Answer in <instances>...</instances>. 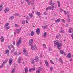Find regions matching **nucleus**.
Returning <instances> with one entry per match:
<instances>
[{"label": "nucleus", "mask_w": 73, "mask_h": 73, "mask_svg": "<svg viewBox=\"0 0 73 73\" xmlns=\"http://www.w3.org/2000/svg\"><path fill=\"white\" fill-rule=\"evenodd\" d=\"M43 28L44 29H45V28H46V26H44V27H43Z\"/></svg>", "instance_id": "bf43d9fd"}, {"label": "nucleus", "mask_w": 73, "mask_h": 73, "mask_svg": "<svg viewBox=\"0 0 73 73\" xmlns=\"http://www.w3.org/2000/svg\"><path fill=\"white\" fill-rule=\"evenodd\" d=\"M15 16H19V13H15L14 14Z\"/></svg>", "instance_id": "4c0bfd02"}, {"label": "nucleus", "mask_w": 73, "mask_h": 73, "mask_svg": "<svg viewBox=\"0 0 73 73\" xmlns=\"http://www.w3.org/2000/svg\"><path fill=\"white\" fill-rule=\"evenodd\" d=\"M62 61V60L61 58H59V61H60V62H61V61Z\"/></svg>", "instance_id": "49530a36"}, {"label": "nucleus", "mask_w": 73, "mask_h": 73, "mask_svg": "<svg viewBox=\"0 0 73 73\" xmlns=\"http://www.w3.org/2000/svg\"><path fill=\"white\" fill-rule=\"evenodd\" d=\"M3 10V5L1 4L0 5V11H2Z\"/></svg>", "instance_id": "aec40b11"}, {"label": "nucleus", "mask_w": 73, "mask_h": 73, "mask_svg": "<svg viewBox=\"0 0 73 73\" xmlns=\"http://www.w3.org/2000/svg\"><path fill=\"white\" fill-rule=\"evenodd\" d=\"M33 15L32 14H31L29 15V16H30V17H31V18H32V17H33Z\"/></svg>", "instance_id": "473e14b6"}, {"label": "nucleus", "mask_w": 73, "mask_h": 73, "mask_svg": "<svg viewBox=\"0 0 73 73\" xmlns=\"http://www.w3.org/2000/svg\"><path fill=\"white\" fill-rule=\"evenodd\" d=\"M58 37H59V36H58V35H57L56 36V38H58Z\"/></svg>", "instance_id": "0e129e2a"}, {"label": "nucleus", "mask_w": 73, "mask_h": 73, "mask_svg": "<svg viewBox=\"0 0 73 73\" xmlns=\"http://www.w3.org/2000/svg\"><path fill=\"white\" fill-rule=\"evenodd\" d=\"M60 21H61V19L58 18L57 19V20H55V23H59Z\"/></svg>", "instance_id": "9b49d317"}, {"label": "nucleus", "mask_w": 73, "mask_h": 73, "mask_svg": "<svg viewBox=\"0 0 73 73\" xmlns=\"http://www.w3.org/2000/svg\"><path fill=\"white\" fill-rule=\"evenodd\" d=\"M16 32L18 33V34H19L20 32V30L19 29H17L16 30Z\"/></svg>", "instance_id": "412c9836"}, {"label": "nucleus", "mask_w": 73, "mask_h": 73, "mask_svg": "<svg viewBox=\"0 0 73 73\" xmlns=\"http://www.w3.org/2000/svg\"><path fill=\"white\" fill-rule=\"evenodd\" d=\"M9 28H10V26H9L7 27L6 29L7 30H8V29H9Z\"/></svg>", "instance_id": "8fccbe9b"}, {"label": "nucleus", "mask_w": 73, "mask_h": 73, "mask_svg": "<svg viewBox=\"0 0 73 73\" xmlns=\"http://www.w3.org/2000/svg\"><path fill=\"white\" fill-rule=\"evenodd\" d=\"M28 68H27V67H26L25 68V72L26 73H27V72H28Z\"/></svg>", "instance_id": "b1692460"}, {"label": "nucleus", "mask_w": 73, "mask_h": 73, "mask_svg": "<svg viewBox=\"0 0 73 73\" xmlns=\"http://www.w3.org/2000/svg\"><path fill=\"white\" fill-rule=\"evenodd\" d=\"M60 33H64V32H65V31H64V30L60 31Z\"/></svg>", "instance_id": "e433bc0d"}, {"label": "nucleus", "mask_w": 73, "mask_h": 73, "mask_svg": "<svg viewBox=\"0 0 73 73\" xmlns=\"http://www.w3.org/2000/svg\"><path fill=\"white\" fill-rule=\"evenodd\" d=\"M32 69H31H31H29V72H31V71H32Z\"/></svg>", "instance_id": "13d9d810"}, {"label": "nucleus", "mask_w": 73, "mask_h": 73, "mask_svg": "<svg viewBox=\"0 0 73 73\" xmlns=\"http://www.w3.org/2000/svg\"><path fill=\"white\" fill-rule=\"evenodd\" d=\"M60 54H64V53H65V52H64V51L61 50H60Z\"/></svg>", "instance_id": "a878e982"}, {"label": "nucleus", "mask_w": 73, "mask_h": 73, "mask_svg": "<svg viewBox=\"0 0 73 73\" xmlns=\"http://www.w3.org/2000/svg\"><path fill=\"white\" fill-rule=\"evenodd\" d=\"M39 70L40 72H41V71H42V68H41L40 67H39Z\"/></svg>", "instance_id": "cd10ccee"}, {"label": "nucleus", "mask_w": 73, "mask_h": 73, "mask_svg": "<svg viewBox=\"0 0 73 73\" xmlns=\"http://www.w3.org/2000/svg\"><path fill=\"white\" fill-rule=\"evenodd\" d=\"M40 29L39 28H38L36 30V32L38 35H39L40 33Z\"/></svg>", "instance_id": "7ed1b4c3"}, {"label": "nucleus", "mask_w": 73, "mask_h": 73, "mask_svg": "<svg viewBox=\"0 0 73 73\" xmlns=\"http://www.w3.org/2000/svg\"><path fill=\"white\" fill-rule=\"evenodd\" d=\"M51 8L52 10H53V9H54V6H52L51 7Z\"/></svg>", "instance_id": "ea45409f"}, {"label": "nucleus", "mask_w": 73, "mask_h": 73, "mask_svg": "<svg viewBox=\"0 0 73 73\" xmlns=\"http://www.w3.org/2000/svg\"><path fill=\"white\" fill-rule=\"evenodd\" d=\"M9 23H6L5 24V25H4V27L5 28V29H6L7 28V27L8 25H9Z\"/></svg>", "instance_id": "1a4fd4ad"}, {"label": "nucleus", "mask_w": 73, "mask_h": 73, "mask_svg": "<svg viewBox=\"0 0 73 73\" xmlns=\"http://www.w3.org/2000/svg\"><path fill=\"white\" fill-rule=\"evenodd\" d=\"M36 73H40V71H39V70H38L37 71H36Z\"/></svg>", "instance_id": "f704fd0d"}, {"label": "nucleus", "mask_w": 73, "mask_h": 73, "mask_svg": "<svg viewBox=\"0 0 73 73\" xmlns=\"http://www.w3.org/2000/svg\"><path fill=\"white\" fill-rule=\"evenodd\" d=\"M45 63L46 64L47 66L48 67H49V63H48V61L47 60L45 61Z\"/></svg>", "instance_id": "6ab92c4d"}, {"label": "nucleus", "mask_w": 73, "mask_h": 73, "mask_svg": "<svg viewBox=\"0 0 73 73\" xmlns=\"http://www.w3.org/2000/svg\"><path fill=\"white\" fill-rule=\"evenodd\" d=\"M14 18H15V17L11 16H10V17L9 18V19L10 20H13Z\"/></svg>", "instance_id": "a211bd4d"}, {"label": "nucleus", "mask_w": 73, "mask_h": 73, "mask_svg": "<svg viewBox=\"0 0 73 73\" xmlns=\"http://www.w3.org/2000/svg\"><path fill=\"white\" fill-rule=\"evenodd\" d=\"M22 24H25V21H22Z\"/></svg>", "instance_id": "58836bf2"}, {"label": "nucleus", "mask_w": 73, "mask_h": 73, "mask_svg": "<svg viewBox=\"0 0 73 73\" xmlns=\"http://www.w3.org/2000/svg\"><path fill=\"white\" fill-rule=\"evenodd\" d=\"M67 21L68 22H70V19H69V18L68 17Z\"/></svg>", "instance_id": "37998d69"}, {"label": "nucleus", "mask_w": 73, "mask_h": 73, "mask_svg": "<svg viewBox=\"0 0 73 73\" xmlns=\"http://www.w3.org/2000/svg\"><path fill=\"white\" fill-rule=\"evenodd\" d=\"M21 57L19 56L18 58V64H20L21 63Z\"/></svg>", "instance_id": "0eeeda50"}, {"label": "nucleus", "mask_w": 73, "mask_h": 73, "mask_svg": "<svg viewBox=\"0 0 73 73\" xmlns=\"http://www.w3.org/2000/svg\"><path fill=\"white\" fill-rule=\"evenodd\" d=\"M46 35H47V34H46V32H45L43 35V37L44 38H46Z\"/></svg>", "instance_id": "4be33fe9"}, {"label": "nucleus", "mask_w": 73, "mask_h": 73, "mask_svg": "<svg viewBox=\"0 0 73 73\" xmlns=\"http://www.w3.org/2000/svg\"><path fill=\"white\" fill-rule=\"evenodd\" d=\"M34 34H35V33H34V32L32 31L30 35L31 36H33L34 35Z\"/></svg>", "instance_id": "dca6fc26"}, {"label": "nucleus", "mask_w": 73, "mask_h": 73, "mask_svg": "<svg viewBox=\"0 0 73 73\" xmlns=\"http://www.w3.org/2000/svg\"><path fill=\"white\" fill-rule=\"evenodd\" d=\"M31 64H33L35 63V62L34 61V60L33 59H31Z\"/></svg>", "instance_id": "7c9ffc66"}, {"label": "nucleus", "mask_w": 73, "mask_h": 73, "mask_svg": "<svg viewBox=\"0 0 73 73\" xmlns=\"http://www.w3.org/2000/svg\"><path fill=\"white\" fill-rule=\"evenodd\" d=\"M5 63L6 64V63H7V61L5 60V61H4L3 62V63H2V65H4V64H5Z\"/></svg>", "instance_id": "c756f323"}, {"label": "nucleus", "mask_w": 73, "mask_h": 73, "mask_svg": "<svg viewBox=\"0 0 73 73\" xmlns=\"http://www.w3.org/2000/svg\"><path fill=\"white\" fill-rule=\"evenodd\" d=\"M1 41V42H4V38L3 37L1 36L0 38Z\"/></svg>", "instance_id": "2eb2a0df"}, {"label": "nucleus", "mask_w": 73, "mask_h": 73, "mask_svg": "<svg viewBox=\"0 0 73 73\" xmlns=\"http://www.w3.org/2000/svg\"><path fill=\"white\" fill-rule=\"evenodd\" d=\"M9 65H11V64H12V58H10V60H9Z\"/></svg>", "instance_id": "9d476101"}, {"label": "nucleus", "mask_w": 73, "mask_h": 73, "mask_svg": "<svg viewBox=\"0 0 73 73\" xmlns=\"http://www.w3.org/2000/svg\"><path fill=\"white\" fill-rule=\"evenodd\" d=\"M43 46L44 47V48H45L46 49V46H45V44H43Z\"/></svg>", "instance_id": "a19ab883"}, {"label": "nucleus", "mask_w": 73, "mask_h": 73, "mask_svg": "<svg viewBox=\"0 0 73 73\" xmlns=\"http://www.w3.org/2000/svg\"><path fill=\"white\" fill-rule=\"evenodd\" d=\"M26 19H27V20H29V19H30L28 17V16L27 17Z\"/></svg>", "instance_id": "5fc2aeb1"}, {"label": "nucleus", "mask_w": 73, "mask_h": 73, "mask_svg": "<svg viewBox=\"0 0 73 73\" xmlns=\"http://www.w3.org/2000/svg\"><path fill=\"white\" fill-rule=\"evenodd\" d=\"M32 12L33 13H34V11H32Z\"/></svg>", "instance_id": "774afa93"}, {"label": "nucleus", "mask_w": 73, "mask_h": 73, "mask_svg": "<svg viewBox=\"0 0 73 73\" xmlns=\"http://www.w3.org/2000/svg\"><path fill=\"white\" fill-rule=\"evenodd\" d=\"M3 67V65H2V66H0V68H2Z\"/></svg>", "instance_id": "4d7b16f0"}, {"label": "nucleus", "mask_w": 73, "mask_h": 73, "mask_svg": "<svg viewBox=\"0 0 73 73\" xmlns=\"http://www.w3.org/2000/svg\"><path fill=\"white\" fill-rule=\"evenodd\" d=\"M14 54L16 56H19V55L18 52H15L14 53Z\"/></svg>", "instance_id": "393cba45"}, {"label": "nucleus", "mask_w": 73, "mask_h": 73, "mask_svg": "<svg viewBox=\"0 0 73 73\" xmlns=\"http://www.w3.org/2000/svg\"><path fill=\"white\" fill-rule=\"evenodd\" d=\"M68 18H69V14H68Z\"/></svg>", "instance_id": "338daca9"}, {"label": "nucleus", "mask_w": 73, "mask_h": 73, "mask_svg": "<svg viewBox=\"0 0 73 73\" xmlns=\"http://www.w3.org/2000/svg\"><path fill=\"white\" fill-rule=\"evenodd\" d=\"M67 57H68V58H70V57H71V54L70 53H68L67 55L66 56Z\"/></svg>", "instance_id": "ddd939ff"}, {"label": "nucleus", "mask_w": 73, "mask_h": 73, "mask_svg": "<svg viewBox=\"0 0 73 73\" xmlns=\"http://www.w3.org/2000/svg\"><path fill=\"white\" fill-rule=\"evenodd\" d=\"M9 11V8L6 7L5 8L4 11L5 13H7V12H8Z\"/></svg>", "instance_id": "39448f33"}, {"label": "nucleus", "mask_w": 73, "mask_h": 73, "mask_svg": "<svg viewBox=\"0 0 73 73\" xmlns=\"http://www.w3.org/2000/svg\"><path fill=\"white\" fill-rule=\"evenodd\" d=\"M57 2L58 4V7H60V6L61 5L60 4V2L59 1H57Z\"/></svg>", "instance_id": "4468645a"}, {"label": "nucleus", "mask_w": 73, "mask_h": 73, "mask_svg": "<svg viewBox=\"0 0 73 73\" xmlns=\"http://www.w3.org/2000/svg\"><path fill=\"white\" fill-rule=\"evenodd\" d=\"M60 62H61V64H63V63H64V62H63V61L62 60Z\"/></svg>", "instance_id": "e2e57ef3"}, {"label": "nucleus", "mask_w": 73, "mask_h": 73, "mask_svg": "<svg viewBox=\"0 0 73 73\" xmlns=\"http://www.w3.org/2000/svg\"><path fill=\"white\" fill-rule=\"evenodd\" d=\"M49 9L50 10H51L52 9V7H49Z\"/></svg>", "instance_id": "052dcab7"}, {"label": "nucleus", "mask_w": 73, "mask_h": 73, "mask_svg": "<svg viewBox=\"0 0 73 73\" xmlns=\"http://www.w3.org/2000/svg\"><path fill=\"white\" fill-rule=\"evenodd\" d=\"M51 50H52V49H51V48H49V49L48 50H49V51H51Z\"/></svg>", "instance_id": "69168bd1"}, {"label": "nucleus", "mask_w": 73, "mask_h": 73, "mask_svg": "<svg viewBox=\"0 0 73 73\" xmlns=\"http://www.w3.org/2000/svg\"><path fill=\"white\" fill-rule=\"evenodd\" d=\"M31 69V70H33V71H34V70H35V68H32Z\"/></svg>", "instance_id": "de8ad7c7"}, {"label": "nucleus", "mask_w": 73, "mask_h": 73, "mask_svg": "<svg viewBox=\"0 0 73 73\" xmlns=\"http://www.w3.org/2000/svg\"><path fill=\"white\" fill-rule=\"evenodd\" d=\"M15 27H19V26H18V25H17V24H15Z\"/></svg>", "instance_id": "a18cd8bd"}, {"label": "nucleus", "mask_w": 73, "mask_h": 73, "mask_svg": "<svg viewBox=\"0 0 73 73\" xmlns=\"http://www.w3.org/2000/svg\"><path fill=\"white\" fill-rule=\"evenodd\" d=\"M36 13V15H38L39 16H41V12H40L37 11Z\"/></svg>", "instance_id": "f8f14e48"}, {"label": "nucleus", "mask_w": 73, "mask_h": 73, "mask_svg": "<svg viewBox=\"0 0 73 73\" xmlns=\"http://www.w3.org/2000/svg\"><path fill=\"white\" fill-rule=\"evenodd\" d=\"M46 11H48V10H49V8H48V7H47L46 9Z\"/></svg>", "instance_id": "680f3d73"}, {"label": "nucleus", "mask_w": 73, "mask_h": 73, "mask_svg": "<svg viewBox=\"0 0 73 73\" xmlns=\"http://www.w3.org/2000/svg\"><path fill=\"white\" fill-rule=\"evenodd\" d=\"M33 44V39H31L29 41V45L31 46Z\"/></svg>", "instance_id": "6e6552de"}, {"label": "nucleus", "mask_w": 73, "mask_h": 73, "mask_svg": "<svg viewBox=\"0 0 73 73\" xmlns=\"http://www.w3.org/2000/svg\"><path fill=\"white\" fill-rule=\"evenodd\" d=\"M44 15H47V13H46V12H44V13H43Z\"/></svg>", "instance_id": "3c124183"}, {"label": "nucleus", "mask_w": 73, "mask_h": 73, "mask_svg": "<svg viewBox=\"0 0 73 73\" xmlns=\"http://www.w3.org/2000/svg\"><path fill=\"white\" fill-rule=\"evenodd\" d=\"M31 49H32V50H35V48L36 49H37V47H36V46H31Z\"/></svg>", "instance_id": "423d86ee"}, {"label": "nucleus", "mask_w": 73, "mask_h": 73, "mask_svg": "<svg viewBox=\"0 0 73 73\" xmlns=\"http://www.w3.org/2000/svg\"><path fill=\"white\" fill-rule=\"evenodd\" d=\"M15 44L16 42L15 41H14L13 42V45H15Z\"/></svg>", "instance_id": "603ef678"}, {"label": "nucleus", "mask_w": 73, "mask_h": 73, "mask_svg": "<svg viewBox=\"0 0 73 73\" xmlns=\"http://www.w3.org/2000/svg\"><path fill=\"white\" fill-rule=\"evenodd\" d=\"M9 50H7L6 51V53H5V54H7V53H9Z\"/></svg>", "instance_id": "c85d7f7f"}, {"label": "nucleus", "mask_w": 73, "mask_h": 73, "mask_svg": "<svg viewBox=\"0 0 73 73\" xmlns=\"http://www.w3.org/2000/svg\"><path fill=\"white\" fill-rule=\"evenodd\" d=\"M52 3H53V2H52V1H51L49 4L50 5H51L52 4Z\"/></svg>", "instance_id": "79ce46f5"}, {"label": "nucleus", "mask_w": 73, "mask_h": 73, "mask_svg": "<svg viewBox=\"0 0 73 73\" xmlns=\"http://www.w3.org/2000/svg\"><path fill=\"white\" fill-rule=\"evenodd\" d=\"M34 60H35V61L37 62L38 61V56H36L35 57V59H34Z\"/></svg>", "instance_id": "f3484780"}, {"label": "nucleus", "mask_w": 73, "mask_h": 73, "mask_svg": "<svg viewBox=\"0 0 73 73\" xmlns=\"http://www.w3.org/2000/svg\"><path fill=\"white\" fill-rule=\"evenodd\" d=\"M15 68H14V69H13L12 71V72H11V73H14V72H15Z\"/></svg>", "instance_id": "c9c22d12"}, {"label": "nucleus", "mask_w": 73, "mask_h": 73, "mask_svg": "<svg viewBox=\"0 0 73 73\" xmlns=\"http://www.w3.org/2000/svg\"><path fill=\"white\" fill-rule=\"evenodd\" d=\"M61 21H63V22H65V20H64V19H61Z\"/></svg>", "instance_id": "09e8293b"}, {"label": "nucleus", "mask_w": 73, "mask_h": 73, "mask_svg": "<svg viewBox=\"0 0 73 73\" xmlns=\"http://www.w3.org/2000/svg\"><path fill=\"white\" fill-rule=\"evenodd\" d=\"M50 61L51 63L52 64H54V63L51 60H50Z\"/></svg>", "instance_id": "c03bdc74"}, {"label": "nucleus", "mask_w": 73, "mask_h": 73, "mask_svg": "<svg viewBox=\"0 0 73 73\" xmlns=\"http://www.w3.org/2000/svg\"><path fill=\"white\" fill-rule=\"evenodd\" d=\"M72 30V28H70L69 29V33H71L72 32V31H71Z\"/></svg>", "instance_id": "2f4dec72"}, {"label": "nucleus", "mask_w": 73, "mask_h": 73, "mask_svg": "<svg viewBox=\"0 0 73 73\" xmlns=\"http://www.w3.org/2000/svg\"><path fill=\"white\" fill-rule=\"evenodd\" d=\"M21 40H22V38H19V40L17 42L19 43H21Z\"/></svg>", "instance_id": "5701e85b"}, {"label": "nucleus", "mask_w": 73, "mask_h": 73, "mask_svg": "<svg viewBox=\"0 0 73 73\" xmlns=\"http://www.w3.org/2000/svg\"><path fill=\"white\" fill-rule=\"evenodd\" d=\"M16 45L17 46H19V45H20V43L18 42H17L16 44Z\"/></svg>", "instance_id": "72a5a7b5"}, {"label": "nucleus", "mask_w": 73, "mask_h": 73, "mask_svg": "<svg viewBox=\"0 0 73 73\" xmlns=\"http://www.w3.org/2000/svg\"><path fill=\"white\" fill-rule=\"evenodd\" d=\"M64 13H65V15H66V14H67V13L65 11H64Z\"/></svg>", "instance_id": "864d4df0"}, {"label": "nucleus", "mask_w": 73, "mask_h": 73, "mask_svg": "<svg viewBox=\"0 0 73 73\" xmlns=\"http://www.w3.org/2000/svg\"><path fill=\"white\" fill-rule=\"evenodd\" d=\"M53 67H51L50 68V70L51 71V72H52L53 71Z\"/></svg>", "instance_id": "bb28decb"}, {"label": "nucleus", "mask_w": 73, "mask_h": 73, "mask_svg": "<svg viewBox=\"0 0 73 73\" xmlns=\"http://www.w3.org/2000/svg\"><path fill=\"white\" fill-rule=\"evenodd\" d=\"M8 48L10 50H11V48H13V49H12V50L11 51V52H12V53H13V52H14V51L15 50V47H14V46H13V45H8Z\"/></svg>", "instance_id": "f03ea898"}, {"label": "nucleus", "mask_w": 73, "mask_h": 73, "mask_svg": "<svg viewBox=\"0 0 73 73\" xmlns=\"http://www.w3.org/2000/svg\"><path fill=\"white\" fill-rule=\"evenodd\" d=\"M71 36L72 38V39L73 40V33L72 34Z\"/></svg>", "instance_id": "6e6d98bb"}, {"label": "nucleus", "mask_w": 73, "mask_h": 73, "mask_svg": "<svg viewBox=\"0 0 73 73\" xmlns=\"http://www.w3.org/2000/svg\"><path fill=\"white\" fill-rule=\"evenodd\" d=\"M23 53L25 56H27V55H28V54L27 53V50H26V49L24 50H23Z\"/></svg>", "instance_id": "20e7f679"}, {"label": "nucleus", "mask_w": 73, "mask_h": 73, "mask_svg": "<svg viewBox=\"0 0 73 73\" xmlns=\"http://www.w3.org/2000/svg\"><path fill=\"white\" fill-rule=\"evenodd\" d=\"M56 45L57 46V49L59 50H60L61 49V47L62 46V44L58 42V40H56L54 41V47H56Z\"/></svg>", "instance_id": "f257e3e1"}]
</instances>
